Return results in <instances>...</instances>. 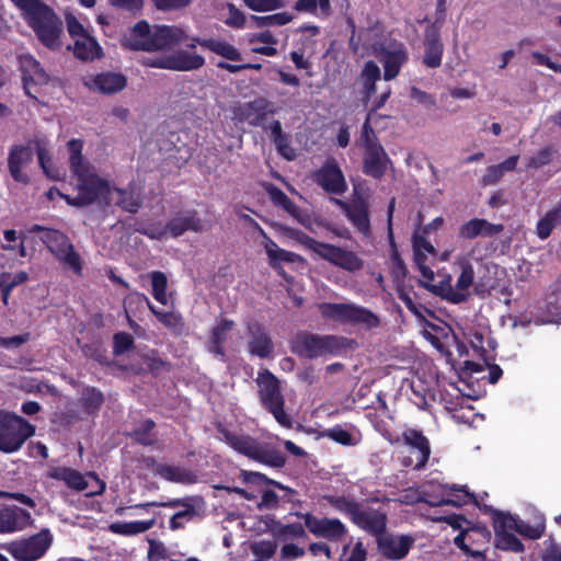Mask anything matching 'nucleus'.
Returning a JSON list of instances; mask_svg holds the SVG:
<instances>
[{
	"instance_id": "nucleus-1",
	"label": "nucleus",
	"mask_w": 561,
	"mask_h": 561,
	"mask_svg": "<svg viewBox=\"0 0 561 561\" xmlns=\"http://www.w3.org/2000/svg\"><path fill=\"white\" fill-rule=\"evenodd\" d=\"M69 164L75 176V198L67 197V204L76 207L98 204L100 206H118L123 210L135 213L140 206V195L134 188L122 190L111 185L95 168L82 158L83 142L72 139L67 145Z\"/></svg>"
},
{
	"instance_id": "nucleus-2",
	"label": "nucleus",
	"mask_w": 561,
	"mask_h": 561,
	"mask_svg": "<svg viewBox=\"0 0 561 561\" xmlns=\"http://www.w3.org/2000/svg\"><path fill=\"white\" fill-rule=\"evenodd\" d=\"M122 44L130 49L148 51L165 50L180 44L194 48L196 44H199L228 60L241 59L240 51L225 41L199 39L191 37L182 27L174 25L150 26L146 21L138 22L129 34L123 37Z\"/></svg>"
},
{
	"instance_id": "nucleus-3",
	"label": "nucleus",
	"mask_w": 561,
	"mask_h": 561,
	"mask_svg": "<svg viewBox=\"0 0 561 561\" xmlns=\"http://www.w3.org/2000/svg\"><path fill=\"white\" fill-rule=\"evenodd\" d=\"M38 39L48 48L60 46L62 27L54 11L41 0H11Z\"/></svg>"
},
{
	"instance_id": "nucleus-4",
	"label": "nucleus",
	"mask_w": 561,
	"mask_h": 561,
	"mask_svg": "<svg viewBox=\"0 0 561 561\" xmlns=\"http://www.w3.org/2000/svg\"><path fill=\"white\" fill-rule=\"evenodd\" d=\"M240 479L245 488H225L228 491L236 492L249 501H254L260 510H273L278 504V495L271 486L278 488L284 491L289 489L279 482L267 479L264 474L253 471L242 470Z\"/></svg>"
},
{
	"instance_id": "nucleus-5",
	"label": "nucleus",
	"mask_w": 561,
	"mask_h": 561,
	"mask_svg": "<svg viewBox=\"0 0 561 561\" xmlns=\"http://www.w3.org/2000/svg\"><path fill=\"white\" fill-rule=\"evenodd\" d=\"M220 439L239 454L260 463L276 468L285 463V458L280 451L250 436L222 431Z\"/></svg>"
},
{
	"instance_id": "nucleus-6",
	"label": "nucleus",
	"mask_w": 561,
	"mask_h": 561,
	"mask_svg": "<svg viewBox=\"0 0 561 561\" xmlns=\"http://www.w3.org/2000/svg\"><path fill=\"white\" fill-rule=\"evenodd\" d=\"M30 232L39 234L43 243L64 267L72 271L76 275H81L83 261L65 233L38 225H34Z\"/></svg>"
},
{
	"instance_id": "nucleus-7",
	"label": "nucleus",
	"mask_w": 561,
	"mask_h": 561,
	"mask_svg": "<svg viewBox=\"0 0 561 561\" xmlns=\"http://www.w3.org/2000/svg\"><path fill=\"white\" fill-rule=\"evenodd\" d=\"M318 310L323 319L342 324L374 329L380 323L378 316L369 309L351 302H322L318 305Z\"/></svg>"
},
{
	"instance_id": "nucleus-8",
	"label": "nucleus",
	"mask_w": 561,
	"mask_h": 561,
	"mask_svg": "<svg viewBox=\"0 0 561 561\" xmlns=\"http://www.w3.org/2000/svg\"><path fill=\"white\" fill-rule=\"evenodd\" d=\"M295 237L314 256L323 259L347 272H356L363 267V261L352 251L317 241L302 232H295Z\"/></svg>"
},
{
	"instance_id": "nucleus-9",
	"label": "nucleus",
	"mask_w": 561,
	"mask_h": 561,
	"mask_svg": "<svg viewBox=\"0 0 561 561\" xmlns=\"http://www.w3.org/2000/svg\"><path fill=\"white\" fill-rule=\"evenodd\" d=\"M35 434V426L23 417L0 410V450L5 454L19 451Z\"/></svg>"
},
{
	"instance_id": "nucleus-10",
	"label": "nucleus",
	"mask_w": 561,
	"mask_h": 561,
	"mask_svg": "<svg viewBox=\"0 0 561 561\" xmlns=\"http://www.w3.org/2000/svg\"><path fill=\"white\" fill-rule=\"evenodd\" d=\"M256 382L263 405L280 426L290 428L293 420L284 410L285 400L280 393L278 379L268 370H264L259 373Z\"/></svg>"
},
{
	"instance_id": "nucleus-11",
	"label": "nucleus",
	"mask_w": 561,
	"mask_h": 561,
	"mask_svg": "<svg viewBox=\"0 0 561 561\" xmlns=\"http://www.w3.org/2000/svg\"><path fill=\"white\" fill-rule=\"evenodd\" d=\"M473 250L462 252L455 260V267L459 271L455 285H451L450 278L442 285L439 294L451 302H461L470 294L474 279V271L470 260Z\"/></svg>"
},
{
	"instance_id": "nucleus-12",
	"label": "nucleus",
	"mask_w": 561,
	"mask_h": 561,
	"mask_svg": "<svg viewBox=\"0 0 561 561\" xmlns=\"http://www.w3.org/2000/svg\"><path fill=\"white\" fill-rule=\"evenodd\" d=\"M423 502L437 505L462 506L474 500V496L466 485L440 484L430 481L421 486Z\"/></svg>"
},
{
	"instance_id": "nucleus-13",
	"label": "nucleus",
	"mask_w": 561,
	"mask_h": 561,
	"mask_svg": "<svg viewBox=\"0 0 561 561\" xmlns=\"http://www.w3.org/2000/svg\"><path fill=\"white\" fill-rule=\"evenodd\" d=\"M47 476L61 481L65 485L75 491H87L88 496L102 494L105 490V483L94 473L83 476L71 468L56 467L49 470Z\"/></svg>"
},
{
	"instance_id": "nucleus-14",
	"label": "nucleus",
	"mask_w": 561,
	"mask_h": 561,
	"mask_svg": "<svg viewBox=\"0 0 561 561\" xmlns=\"http://www.w3.org/2000/svg\"><path fill=\"white\" fill-rule=\"evenodd\" d=\"M376 117V113H369L363 127V138H365L366 149L364 158V172L367 175L379 179L387 171L390 160L383 148L374 142L369 137L371 125Z\"/></svg>"
},
{
	"instance_id": "nucleus-15",
	"label": "nucleus",
	"mask_w": 561,
	"mask_h": 561,
	"mask_svg": "<svg viewBox=\"0 0 561 561\" xmlns=\"http://www.w3.org/2000/svg\"><path fill=\"white\" fill-rule=\"evenodd\" d=\"M53 536L48 529H43L28 538L12 541L7 545V551L19 561H35L51 546Z\"/></svg>"
},
{
	"instance_id": "nucleus-16",
	"label": "nucleus",
	"mask_w": 561,
	"mask_h": 561,
	"mask_svg": "<svg viewBox=\"0 0 561 561\" xmlns=\"http://www.w3.org/2000/svg\"><path fill=\"white\" fill-rule=\"evenodd\" d=\"M142 64L148 67L160 69L192 71L203 67L205 59L203 56L194 51L179 50L169 55L145 58Z\"/></svg>"
},
{
	"instance_id": "nucleus-17",
	"label": "nucleus",
	"mask_w": 561,
	"mask_h": 561,
	"mask_svg": "<svg viewBox=\"0 0 561 561\" xmlns=\"http://www.w3.org/2000/svg\"><path fill=\"white\" fill-rule=\"evenodd\" d=\"M412 241L414 251V262L417 265L419 271L423 277L422 284L425 287L435 290L436 286L432 284L435 274L430 263L434 260L436 255V250L431 242H428L424 237L420 236L417 232L414 233Z\"/></svg>"
},
{
	"instance_id": "nucleus-18",
	"label": "nucleus",
	"mask_w": 561,
	"mask_h": 561,
	"mask_svg": "<svg viewBox=\"0 0 561 561\" xmlns=\"http://www.w3.org/2000/svg\"><path fill=\"white\" fill-rule=\"evenodd\" d=\"M340 347L339 339L333 335H304L296 344L297 352L308 358L333 354Z\"/></svg>"
},
{
	"instance_id": "nucleus-19",
	"label": "nucleus",
	"mask_w": 561,
	"mask_h": 561,
	"mask_svg": "<svg viewBox=\"0 0 561 561\" xmlns=\"http://www.w3.org/2000/svg\"><path fill=\"white\" fill-rule=\"evenodd\" d=\"M403 440L409 448V457H404V466H413L415 469L422 468L430 457V444L426 437L415 430H408L403 434Z\"/></svg>"
},
{
	"instance_id": "nucleus-20",
	"label": "nucleus",
	"mask_w": 561,
	"mask_h": 561,
	"mask_svg": "<svg viewBox=\"0 0 561 561\" xmlns=\"http://www.w3.org/2000/svg\"><path fill=\"white\" fill-rule=\"evenodd\" d=\"M494 523V531L495 533H510L516 531L517 534L528 537L530 539L539 538L543 533V525L537 524L536 526H530L519 520L515 516L511 514H506L503 512H495L493 516Z\"/></svg>"
},
{
	"instance_id": "nucleus-21",
	"label": "nucleus",
	"mask_w": 561,
	"mask_h": 561,
	"mask_svg": "<svg viewBox=\"0 0 561 561\" xmlns=\"http://www.w3.org/2000/svg\"><path fill=\"white\" fill-rule=\"evenodd\" d=\"M378 551L388 560L403 559L414 545V538L409 535L389 534L378 538Z\"/></svg>"
},
{
	"instance_id": "nucleus-22",
	"label": "nucleus",
	"mask_w": 561,
	"mask_h": 561,
	"mask_svg": "<svg viewBox=\"0 0 561 561\" xmlns=\"http://www.w3.org/2000/svg\"><path fill=\"white\" fill-rule=\"evenodd\" d=\"M455 545L471 556L474 561H484L483 546L488 542V531L484 529L465 528L454 539Z\"/></svg>"
},
{
	"instance_id": "nucleus-23",
	"label": "nucleus",
	"mask_w": 561,
	"mask_h": 561,
	"mask_svg": "<svg viewBox=\"0 0 561 561\" xmlns=\"http://www.w3.org/2000/svg\"><path fill=\"white\" fill-rule=\"evenodd\" d=\"M316 181L324 191L332 194H342L347 187L344 174L333 159L328 160L316 173Z\"/></svg>"
},
{
	"instance_id": "nucleus-24",
	"label": "nucleus",
	"mask_w": 561,
	"mask_h": 561,
	"mask_svg": "<svg viewBox=\"0 0 561 561\" xmlns=\"http://www.w3.org/2000/svg\"><path fill=\"white\" fill-rule=\"evenodd\" d=\"M33 160V150L28 146H16L12 148L8 158V165L14 181L26 184L30 176L25 169Z\"/></svg>"
},
{
	"instance_id": "nucleus-25",
	"label": "nucleus",
	"mask_w": 561,
	"mask_h": 561,
	"mask_svg": "<svg viewBox=\"0 0 561 561\" xmlns=\"http://www.w3.org/2000/svg\"><path fill=\"white\" fill-rule=\"evenodd\" d=\"M307 528L316 536L339 540L345 534L344 525L336 518H318L313 515H304Z\"/></svg>"
},
{
	"instance_id": "nucleus-26",
	"label": "nucleus",
	"mask_w": 561,
	"mask_h": 561,
	"mask_svg": "<svg viewBox=\"0 0 561 561\" xmlns=\"http://www.w3.org/2000/svg\"><path fill=\"white\" fill-rule=\"evenodd\" d=\"M374 53L383 62L385 79H393L400 71V67L405 61V53L401 44L393 43L388 48L383 46L374 47Z\"/></svg>"
},
{
	"instance_id": "nucleus-27",
	"label": "nucleus",
	"mask_w": 561,
	"mask_h": 561,
	"mask_svg": "<svg viewBox=\"0 0 561 561\" xmlns=\"http://www.w3.org/2000/svg\"><path fill=\"white\" fill-rule=\"evenodd\" d=\"M31 514L18 506H8L0 511V533L9 534L22 530L31 523Z\"/></svg>"
},
{
	"instance_id": "nucleus-28",
	"label": "nucleus",
	"mask_w": 561,
	"mask_h": 561,
	"mask_svg": "<svg viewBox=\"0 0 561 561\" xmlns=\"http://www.w3.org/2000/svg\"><path fill=\"white\" fill-rule=\"evenodd\" d=\"M386 519L385 513L359 506L352 520L368 533L380 534L386 528Z\"/></svg>"
},
{
	"instance_id": "nucleus-29",
	"label": "nucleus",
	"mask_w": 561,
	"mask_h": 561,
	"mask_svg": "<svg viewBox=\"0 0 561 561\" xmlns=\"http://www.w3.org/2000/svg\"><path fill=\"white\" fill-rule=\"evenodd\" d=\"M85 85L101 93H116L126 87V78L119 73L104 72L85 79Z\"/></svg>"
},
{
	"instance_id": "nucleus-30",
	"label": "nucleus",
	"mask_w": 561,
	"mask_h": 561,
	"mask_svg": "<svg viewBox=\"0 0 561 561\" xmlns=\"http://www.w3.org/2000/svg\"><path fill=\"white\" fill-rule=\"evenodd\" d=\"M268 113V102L264 99H256L238 107L236 115L241 122L252 126H262Z\"/></svg>"
},
{
	"instance_id": "nucleus-31",
	"label": "nucleus",
	"mask_w": 561,
	"mask_h": 561,
	"mask_svg": "<svg viewBox=\"0 0 561 561\" xmlns=\"http://www.w3.org/2000/svg\"><path fill=\"white\" fill-rule=\"evenodd\" d=\"M20 67L27 94H31V84H44L47 82V75L33 56L22 55L20 57Z\"/></svg>"
},
{
	"instance_id": "nucleus-32",
	"label": "nucleus",
	"mask_w": 561,
	"mask_h": 561,
	"mask_svg": "<svg viewBox=\"0 0 561 561\" xmlns=\"http://www.w3.org/2000/svg\"><path fill=\"white\" fill-rule=\"evenodd\" d=\"M503 230L502 225H493L485 219L474 218L465 222L459 229V237L473 239L477 237H492Z\"/></svg>"
},
{
	"instance_id": "nucleus-33",
	"label": "nucleus",
	"mask_w": 561,
	"mask_h": 561,
	"mask_svg": "<svg viewBox=\"0 0 561 561\" xmlns=\"http://www.w3.org/2000/svg\"><path fill=\"white\" fill-rule=\"evenodd\" d=\"M259 230L264 239L262 244L271 266L278 268L283 262L295 263L301 261V257L298 254L280 249L271 238L266 236L263 229L259 228Z\"/></svg>"
},
{
	"instance_id": "nucleus-34",
	"label": "nucleus",
	"mask_w": 561,
	"mask_h": 561,
	"mask_svg": "<svg viewBox=\"0 0 561 561\" xmlns=\"http://www.w3.org/2000/svg\"><path fill=\"white\" fill-rule=\"evenodd\" d=\"M249 331L251 333L250 353L261 358L270 356L273 352V343L268 333L257 324L250 325Z\"/></svg>"
},
{
	"instance_id": "nucleus-35",
	"label": "nucleus",
	"mask_w": 561,
	"mask_h": 561,
	"mask_svg": "<svg viewBox=\"0 0 561 561\" xmlns=\"http://www.w3.org/2000/svg\"><path fill=\"white\" fill-rule=\"evenodd\" d=\"M204 222L195 213L187 211L183 215L174 217L167 226L171 237H179L187 230L202 231Z\"/></svg>"
},
{
	"instance_id": "nucleus-36",
	"label": "nucleus",
	"mask_w": 561,
	"mask_h": 561,
	"mask_svg": "<svg viewBox=\"0 0 561 561\" xmlns=\"http://www.w3.org/2000/svg\"><path fill=\"white\" fill-rule=\"evenodd\" d=\"M444 46L438 38L435 30H428L426 32L424 42V57L423 62L431 68H437L442 64V56Z\"/></svg>"
},
{
	"instance_id": "nucleus-37",
	"label": "nucleus",
	"mask_w": 561,
	"mask_h": 561,
	"mask_svg": "<svg viewBox=\"0 0 561 561\" xmlns=\"http://www.w3.org/2000/svg\"><path fill=\"white\" fill-rule=\"evenodd\" d=\"M72 50L75 56L83 61H92L102 55L101 46L90 34L73 41Z\"/></svg>"
},
{
	"instance_id": "nucleus-38",
	"label": "nucleus",
	"mask_w": 561,
	"mask_h": 561,
	"mask_svg": "<svg viewBox=\"0 0 561 561\" xmlns=\"http://www.w3.org/2000/svg\"><path fill=\"white\" fill-rule=\"evenodd\" d=\"M154 471L159 477L170 482L191 484L197 481L196 476L192 471L180 466L158 465Z\"/></svg>"
},
{
	"instance_id": "nucleus-39",
	"label": "nucleus",
	"mask_w": 561,
	"mask_h": 561,
	"mask_svg": "<svg viewBox=\"0 0 561 561\" xmlns=\"http://www.w3.org/2000/svg\"><path fill=\"white\" fill-rule=\"evenodd\" d=\"M271 197L273 202L282 206L288 214H290L299 224L305 226L308 229H312V219L308 214L300 210L296 205H294L290 199L284 194L282 191L277 188H273L271 191Z\"/></svg>"
},
{
	"instance_id": "nucleus-40",
	"label": "nucleus",
	"mask_w": 561,
	"mask_h": 561,
	"mask_svg": "<svg viewBox=\"0 0 561 561\" xmlns=\"http://www.w3.org/2000/svg\"><path fill=\"white\" fill-rule=\"evenodd\" d=\"M181 505L183 508L178 511L170 519V526L173 529L181 528L186 522L191 520L203 508V501L199 497H194L184 501Z\"/></svg>"
},
{
	"instance_id": "nucleus-41",
	"label": "nucleus",
	"mask_w": 561,
	"mask_h": 561,
	"mask_svg": "<svg viewBox=\"0 0 561 561\" xmlns=\"http://www.w3.org/2000/svg\"><path fill=\"white\" fill-rule=\"evenodd\" d=\"M156 524L154 517L146 520H135V522H122V523H112L108 528L113 534L122 535V536H135L138 534L146 533L150 528H152Z\"/></svg>"
},
{
	"instance_id": "nucleus-42",
	"label": "nucleus",
	"mask_w": 561,
	"mask_h": 561,
	"mask_svg": "<svg viewBox=\"0 0 561 561\" xmlns=\"http://www.w3.org/2000/svg\"><path fill=\"white\" fill-rule=\"evenodd\" d=\"M519 157L512 156L502 163L490 165L486 168L485 173L482 178V182L485 185L494 184L499 182L506 172L515 170L518 163Z\"/></svg>"
},
{
	"instance_id": "nucleus-43",
	"label": "nucleus",
	"mask_w": 561,
	"mask_h": 561,
	"mask_svg": "<svg viewBox=\"0 0 561 561\" xmlns=\"http://www.w3.org/2000/svg\"><path fill=\"white\" fill-rule=\"evenodd\" d=\"M36 149H37L38 163H39L43 172L46 174V176L51 180L62 179L65 175V172L62 169L55 165V163L53 162V160L49 156L48 150L45 147L41 146L39 144H37Z\"/></svg>"
},
{
	"instance_id": "nucleus-44",
	"label": "nucleus",
	"mask_w": 561,
	"mask_h": 561,
	"mask_svg": "<svg viewBox=\"0 0 561 561\" xmlns=\"http://www.w3.org/2000/svg\"><path fill=\"white\" fill-rule=\"evenodd\" d=\"M233 327V322L229 320L220 321L211 331L209 351L216 355H222L220 344L225 341L227 332Z\"/></svg>"
},
{
	"instance_id": "nucleus-45",
	"label": "nucleus",
	"mask_w": 561,
	"mask_h": 561,
	"mask_svg": "<svg viewBox=\"0 0 561 561\" xmlns=\"http://www.w3.org/2000/svg\"><path fill=\"white\" fill-rule=\"evenodd\" d=\"M346 215L357 230L364 234L369 231L367 209L363 205H354L346 208Z\"/></svg>"
},
{
	"instance_id": "nucleus-46",
	"label": "nucleus",
	"mask_w": 561,
	"mask_h": 561,
	"mask_svg": "<svg viewBox=\"0 0 561 561\" xmlns=\"http://www.w3.org/2000/svg\"><path fill=\"white\" fill-rule=\"evenodd\" d=\"M360 78L366 96L369 99L375 91V82L380 79L379 67L373 61L366 62L363 68Z\"/></svg>"
},
{
	"instance_id": "nucleus-47",
	"label": "nucleus",
	"mask_w": 561,
	"mask_h": 561,
	"mask_svg": "<svg viewBox=\"0 0 561 561\" xmlns=\"http://www.w3.org/2000/svg\"><path fill=\"white\" fill-rule=\"evenodd\" d=\"M325 435L334 442L345 446H354L358 444L360 439L357 432H350L341 426L328 430Z\"/></svg>"
},
{
	"instance_id": "nucleus-48",
	"label": "nucleus",
	"mask_w": 561,
	"mask_h": 561,
	"mask_svg": "<svg viewBox=\"0 0 561 561\" xmlns=\"http://www.w3.org/2000/svg\"><path fill=\"white\" fill-rule=\"evenodd\" d=\"M137 299L144 301L148 305L150 310L154 313V316L162 322L165 327L176 330L181 327L182 321L181 317L174 312H160L156 310L153 306L150 305L148 298L144 295H137Z\"/></svg>"
},
{
	"instance_id": "nucleus-49",
	"label": "nucleus",
	"mask_w": 561,
	"mask_h": 561,
	"mask_svg": "<svg viewBox=\"0 0 561 561\" xmlns=\"http://www.w3.org/2000/svg\"><path fill=\"white\" fill-rule=\"evenodd\" d=\"M324 500L339 512L348 515L352 519L359 505L345 496H324Z\"/></svg>"
},
{
	"instance_id": "nucleus-50",
	"label": "nucleus",
	"mask_w": 561,
	"mask_h": 561,
	"mask_svg": "<svg viewBox=\"0 0 561 561\" xmlns=\"http://www.w3.org/2000/svg\"><path fill=\"white\" fill-rule=\"evenodd\" d=\"M516 531H503L495 533V541L496 547L502 550H511L514 552H519L523 550V543L516 538Z\"/></svg>"
},
{
	"instance_id": "nucleus-51",
	"label": "nucleus",
	"mask_w": 561,
	"mask_h": 561,
	"mask_svg": "<svg viewBox=\"0 0 561 561\" xmlns=\"http://www.w3.org/2000/svg\"><path fill=\"white\" fill-rule=\"evenodd\" d=\"M167 277L161 272H153L151 274L152 294L157 301L162 305L168 304L167 296Z\"/></svg>"
},
{
	"instance_id": "nucleus-52",
	"label": "nucleus",
	"mask_w": 561,
	"mask_h": 561,
	"mask_svg": "<svg viewBox=\"0 0 561 561\" xmlns=\"http://www.w3.org/2000/svg\"><path fill=\"white\" fill-rule=\"evenodd\" d=\"M295 8L298 11H309L325 16L330 11V0H298Z\"/></svg>"
},
{
	"instance_id": "nucleus-53",
	"label": "nucleus",
	"mask_w": 561,
	"mask_h": 561,
	"mask_svg": "<svg viewBox=\"0 0 561 561\" xmlns=\"http://www.w3.org/2000/svg\"><path fill=\"white\" fill-rule=\"evenodd\" d=\"M81 399L85 410L89 413L98 410L103 402L102 393L94 388H85L82 392Z\"/></svg>"
},
{
	"instance_id": "nucleus-54",
	"label": "nucleus",
	"mask_w": 561,
	"mask_h": 561,
	"mask_svg": "<svg viewBox=\"0 0 561 561\" xmlns=\"http://www.w3.org/2000/svg\"><path fill=\"white\" fill-rule=\"evenodd\" d=\"M366 549L362 542L345 546L340 557V561H365Z\"/></svg>"
},
{
	"instance_id": "nucleus-55",
	"label": "nucleus",
	"mask_w": 561,
	"mask_h": 561,
	"mask_svg": "<svg viewBox=\"0 0 561 561\" xmlns=\"http://www.w3.org/2000/svg\"><path fill=\"white\" fill-rule=\"evenodd\" d=\"M557 225H559L557 218L553 216L551 210L548 211L547 215L543 218H541L537 224V236L540 239H547Z\"/></svg>"
},
{
	"instance_id": "nucleus-56",
	"label": "nucleus",
	"mask_w": 561,
	"mask_h": 561,
	"mask_svg": "<svg viewBox=\"0 0 561 561\" xmlns=\"http://www.w3.org/2000/svg\"><path fill=\"white\" fill-rule=\"evenodd\" d=\"M252 551L257 558L267 560L274 556L276 543L272 540H261L252 545Z\"/></svg>"
},
{
	"instance_id": "nucleus-57",
	"label": "nucleus",
	"mask_w": 561,
	"mask_h": 561,
	"mask_svg": "<svg viewBox=\"0 0 561 561\" xmlns=\"http://www.w3.org/2000/svg\"><path fill=\"white\" fill-rule=\"evenodd\" d=\"M27 278V273L23 271L15 274L4 272L0 274V287H8V289L12 290L14 287L26 282Z\"/></svg>"
},
{
	"instance_id": "nucleus-58",
	"label": "nucleus",
	"mask_w": 561,
	"mask_h": 561,
	"mask_svg": "<svg viewBox=\"0 0 561 561\" xmlns=\"http://www.w3.org/2000/svg\"><path fill=\"white\" fill-rule=\"evenodd\" d=\"M245 5L259 12L272 11L283 7L282 0H243Z\"/></svg>"
},
{
	"instance_id": "nucleus-59",
	"label": "nucleus",
	"mask_w": 561,
	"mask_h": 561,
	"mask_svg": "<svg viewBox=\"0 0 561 561\" xmlns=\"http://www.w3.org/2000/svg\"><path fill=\"white\" fill-rule=\"evenodd\" d=\"M66 24L68 32L73 41L78 39V37H84L89 35V32L84 28V26L77 20L76 16L70 13L66 14Z\"/></svg>"
},
{
	"instance_id": "nucleus-60",
	"label": "nucleus",
	"mask_w": 561,
	"mask_h": 561,
	"mask_svg": "<svg viewBox=\"0 0 561 561\" xmlns=\"http://www.w3.org/2000/svg\"><path fill=\"white\" fill-rule=\"evenodd\" d=\"M227 11L228 15L225 19V23L237 28L243 27L245 23L244 14L231 3L227 5Z\"/></svg>"
},
{
	"instance_id": "nucleus-61",
	"label": "nucleus",
	"mask_w": 561,
	"mask_h": 561,
	"mask_svg": "<svg viewBox=\"0 0 561 561\" xmlns=\"http://www.w3.org/2000/svg\"><path fill=\"white\" fill-rule=\"evenodd\" d=\"M305 554V550L295 543H286L282 547L279 553L280 561H293L301 558Z\"/></svg>"
},
{
	"instance_id": "nucleus-62",
	"label": "nucleus",
	"mask_w": 561,
	"mask_h": 561,
	"mask_svg": "<svg viewBox=\"0 0 561 561\" xmlns=\"http://www.w3.org/2000/svg\"><path fill=\"white\" fill-rule=\"evenodd\" d=\"M552 159V150L550 148H545L538 151L529 159L528 167L538 169L546 164H548Z\"/></svg>"
},
{
	"instance_id": "nucleus-63",
	"label": "nucleus",
	"mask_w": 561,
	"mask_h": 561,
	"mask_svg": "<svg viewBox=\"0 0 561 561\" xmlns=\"http://www.w3.org/2000/svg\"><path fill=\"white\" fill-rule=\"evenodd\" d=\"M276 146V149L280 156H283L287 160H294L296 158L295 149L289 145L288 138L286 135L275 139L273 141Z\"/></svg>"
},
{
	"instance_id": "nucleus-64",
	"label": "nucleus",
	"mask_w": 561,
	"mask_h": 561,
	"mask_svg": "<svg viewBox=\"0 0 561 561\" xmlns=\"http://www.w3.org/2000/svg\"><path fill=\"white\" fill-rule=\"evenodd\" d=\"M167 550L162 542L159 541H150L149 550H148V559L149 561H161L165 559Z\"/></svg>"
}]
</instances>
